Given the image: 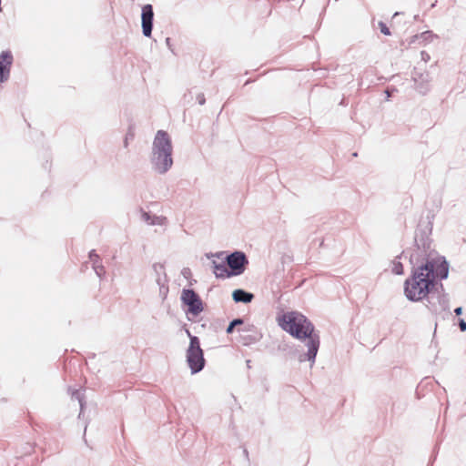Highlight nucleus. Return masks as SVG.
Returning <instances> with one entry per match:
<instances>
[{
  "instance_id": "obj_12",
  "label": "nucleus",
  "mask_w": 466,
  "mask_h": 466,
  "mask_svg": "<svg viewBox=\"0 0 466 466\" xmlns=\"http://www.w3.org/2000/svg\"><path fill=\"white\" fill-rule=\"evenodd\" d=\"M391 271L397 275H402L404 272L403 265L399 259H394L391 262Z\"/></svg>"
},
{
  "instance_id": "obj_15",
  "label": "nucleus",
  "mask_w": 466,
  "mask_h": 466,
  "mask_svg": "<svg viewBox=\"0 0 466 466\" xmlns=\"http://www.w3.org/2000/svg\"><path fill=\"white\" fill-rule=\"evenodd\" d=\"M460 329L461 331H465L466 330V322L463 320V319H461L460 320Z\"/></svg>"
},
{
  "instance_id": "obj_2",
  "label": "nucleus",
  "mask_w": 466,
  "mask_h": 466,
  "mask_svg": "<svg viewBox=\"0 0 466 466\" xmlns=\"http://www.w3.org/2000/svg\"><path fill=\"white\" fill-rule=\"evenodd\" d=\"M434 286V264L426 262L415 268L411 276L406 279L404 293L410 300L419 301L426 298Z\"/></svg>"
},
{
  "instance_id": "obj_4",
  "label": "nucleus",
  "mask_w": 466,
  "mask_h": 466,
  "mask_svg": "<svg viewBox=\"0 0 466 466\" xmlns=\"http://www.w3.org/2000/svg\"><path fill=\"white\" fill-rule=\"evenodd\" d=\"M187 334L190 339L188 349L187 350V362L193 374L199 372L205 366V359L200 341L198 337L192 336L189 330Z\"/></svg>"
},
{
  "instance_id": "obj_19",
  "label": "nucleus",
  "mask_w": 466,
  "mask_h": 466,
  "mask_svg": "<svg viewBox=\"0 0 466 466\" xmlns=\"http://www.w3.org/2000/svg\"><path fill=\"white\" fill-rule=\"evenodd\" d=\"M89 257H90V258H91L92 260H94V259H95V258H98V256H97L96 254H95L94 252H90Z\"/></svg>"
},
{
  "instance_id": "obj_17",
  "label": "nucleus",
  "mask_w": 466,
  "mask_h": 466,
  "mask_svg": "<svg viewBox=\"0 0 466 466\" xmlns=\"http://www.w3.org/2000/svg\"><path fill=\"white\" fill-rule=\"evenodd\" d=\"M234 327L235 326L232 323H230L229 326L227 329V332L228 333H231L233 331Z\"/></svg>"
},
{
  "instance_id": "obj_7",
  "label": "nucleus",
  "mask_w": 466,
  "mask_h": 466,
  "mask_svg": "<svg viewBox=\"0 0 466 466\" xmlns=\"http://www.w3.org/2000/svg\"><path fill=\"white\" fill-rule=\"evenodd\" d=\"M13 63V56L9 51H4L0 55V82L7 80L10 67Z\"/></svg>"
},
{
  "instance_id": "obj_3",
  "label": "nucleus",
  "mask_w": 466,
  "mask_h": 466,
  "mask_svg": "<svg viewBox=\"0 0 466 466\" xmlns=\"http://www.w3.org/2000/svg\"><path fill=\"white\" fill-rule=\"evenodd\" d=\"M154 155L157 156L156 167L161 173L167 171L172 164V145L167 132L159 130L154 140Z\"/></svg>"
},
{
  "instance_id": "obj_5",
  "label": "nucleus",
  "mask_w": 466,
  "mask_h": 466,
  "mask_svg": "<svg viewBox=\"0 0 466 466\" xmlns=\"http://www.w3.org/2000/svg\"><path fill=\"white\" fill-rule=\"evenodd\" d=\"M182 302L187 306L188 313L198 316L203 311V303L199 296L192 289H183L181 295Z\"/></svg>"
},
{
  "instance_id": "obj_18",
  "label": "nucleus",
  "mask_w": 466,
  "mask_h": 466,
  "mask_svg": "<svg viewBox=\"0 0 466 466\" xmlns=\"http://www.w3.org/2000/svg\"><path fill=\"white\" fill-rule=\"evenodd\" d=\"M454 312L456 315H461L462 312V309L461 307H459V308L455 309Z\"/></svg>"
},
{
  "instance_id": "obj_20",
  "label": "nucleus",
  "mask_w": 466,
  "mask_h": 466,
  "mask_svg": "<svg viewBox=\"0 0 466 466\" xmlns=\"http://www.w3.org/2000/svg\"><path fill=\"white\" fill-rule=\"evenodd\" d=\"M156 219H157L158 224H163L164 221L166 220V218H157Z\"/></svg>"
},
{
  "instance_id": "obj_9",
  "label": "nucleus",
  "mask_w": 466,
  "mask_h": 466,
  "mask_svg": "<svg viewBox=\"0 0 466 466\" xmlns=\"http://www.w3.org/2000/svg\"><path fill=\"white\" fill-rule=\"evenodd\" d=\"M212 268H213V272L217 278L225 279V278H230L233 276V274H231V271L229 270L228 265H226L224 263H217L216 261H213Z\"/></svg>"
},
{
  "instance_id": "obj_13",
  "label": "nucleus",
  "mask_w": 466,
  "mask_h": 466,
  "mask_svg": "<svg viewBox=\"0 0 466 466\" xmlns=\"http://www.w3.org/2000/svg\"><path fill=\"white\" fill-rule=\"evenodd\" d=\"M379 28L380 32L385 35H390V28L387 26V25L383 22H379Z\"/></svg>"
},
{
  "instance_id": "obj_10",
  "label": "nucleus",
  "mask_w": 466,
  "mask_h": 466,
  "mask_svg": "<svg viewBox=\"0 0 466 466\" xmlns=\"http://www.w3.org/2000/svg\"><path fill=\"white\" fill-rule=\"evenodd\" d=\"M434 264V271L436 275L441 279H445L448 277L449 266L445 260H431Z\"/></svg>"
},
{
  "instance_id": "obj_8",
  "label": "nucleus",
  "mask_w": 466,
  "mask_h": 466,
  "mask_svg": "<svg viewBox=\"0 0 466 466\" xmlns=\"http://www.w3.org/2000/svg\"><path fill=\"white\" fill-rule=\"evenodd\" d=\"M153 8L151 5H146L142 8V28L146 36H150L152 32Z\"/></svg>"
},
{
  "instance_id": "obj_6",
  "label": "nucleus",
  "mask_w": 466,
  "mask_h": 466,
  "mask_svg": "<svg viewBox=\"0 0 466 466\" xmlns=\"http://www.w3.org/2000/svg\"><path fill=\"white\" fill-rule=\"evenodd\" d=\"M228 267L233 276L240 275L248 264L246 256L242 252H234L227 258Z\"/></svg>"
},
{
  "instance_id": "obj_11",
  "label": "nucleus",
  "mask_w": 466,
  "mask_h": 466,
  "mask_svg": "<svg viewBox=\"0 0 466 466\" xmlns=\"http://www.w3.org/2000/svg\"><path fill=\"white\" fill-rule=\"evenodd\" d=\"M232 297L236 302H244V303L250 302L254 298L253 294L246 292L243 289L234 290Z\"/></svg>"
},
{
  "instance_id": "obj_21",
  "label": "nucleus",
  "mask_w": 466,
  "mask_h": 466,
  "mask_svg": "<svg viewBox=\"0 0 466 466\" xmlns=\"http://www.w3.org/2000/svg\"><path fill=\"white\" fill-rule=\"evenodd\" d=\"M385 93L387 94V98H389L391 96V93L389 89H387Z\"/></svg>"
},
{
  "instance_id": "obj_16",
  "label": "nucleus",
  "mask_w": 466,
  "mask_h": 466,
  "mask_svg": "<svg viewBox=\"0 0 466 466\" xmlns=\"http://www.w3.org/2000/svg\"><path fill=\"white\" fill-rule=\"evenodd\" d=\"M231 323L234 326H236V325H241L243 323V321L241 319H238L233 320Z\"/></svg>"
},
{
  "instance_id": "obj_14",
  "label": "nucleus",
  "mask_w": 466,
  "mask_h": 466,
  "mask_svg": "<svg viewBox=\"0 0 466 466\" xmlns=\"http://www.w3.org/2000/svg\"><path fill=\"white\" fill-rule=\"evenodd\" d=\"M143 218H144V220H145V221H147V222H148V223H150V224H155V223H157L155 220L150 221V216H149V214H148V213H146V212H145V213H143Z\"/></svg>"
},
{
  "instance_id": "obj_1",
  "label": "nucleus",
  "mask_w": 466,
  "mask_h": 466,
  "mask_svg": "<svg viewBox=\"0 0 466 466\" xmlns=\"http://www.w3.org/2000/svg\"><path fill=\"white\" fill-rule=\"evenodd\" d=\"M277 321L291 336L299 339H309L308 356L309 360H314L319 347V338L314 334V327L310 321L298 311L283 313L278 316Z\"/></svg>"
}]
</instances>
